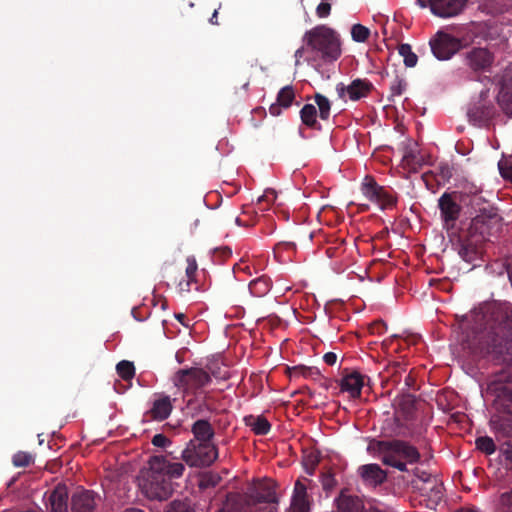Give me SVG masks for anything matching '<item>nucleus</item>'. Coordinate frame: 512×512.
<instances>
[{"label":"nucleus","instance_id":"603ef678","mask_svg":"<svg viewBox=\"0 0 512 512\" xmlns=\"http://www.w3.org/2000/svg\"><path fill=\"white\" fill-rule=\"evenodd\" d=\"M331 5L327 2H321L316 8V14L319 18H326L330 15Z\"/></svg>","mask_w":512,"mask_h":512},{"label":"nucleus","instance_id":"ea45409f","mask_svg":"<svg viewBox=\"0 0 512 512\" xmlns=\"http://www.w3.org/2000/svg\"><path fill=\"white\" fill-rule=\"evenodd\" d=\"M292 370L294 374L302 375L304 378L316 380L321 377V372L317 367L296 366Z\"/></svg>","mask_w":512,"mask_h":512},{"label":"nucleus","instance_id":"0eeeda50","mask_svg":"<svg viewBox=\"0 0 512 512\" xmlns=\"http://www.w3.org/2000/svg\"><path fill=\"white\" fill-rule=\"evenodd\" d=\"M363 195L378 205L381 210L391 209L397 204V196L391 188L380 186L372 176H365L361 184Z\"/></svg>","mask_w":512,"mask_h":512},{"label":"nucleus","instance_id":"39448f33","mask_svg":"<svg viewBox=\"0 0 512 512\" xmlns=\"http://www.w3.org/2000/svg\"><path fill=\"white\" fill-rule=\"evenodd\" d=\"M218 457V449L213 443L190 440L182 451L181 459L190 467L210 466Z\"/></svg>","mask_w":512,"mask_h":512},{"label":"nucleus","instance_id":"79ce46f5","mask_svg":"<svg viewBox=\"0 0 512 512\" xmlns=\"http://www.w3.org/2000/svg\"><path fill=\"white\" fill-rule=\"evenodd\" d=\"M165 512H195V510L185 501L174 500L167 505Z\"/></svg>","mask_w":512,"mask_h":512},{"label":"nucleus","instance_id":"aec40b11","mask_svg":"<svg viewBox=\"0 0 512 512\" xmlns=\"http://www.w3.org/2000/svg\"><path fill=\"white\" fill-rule=\"evenodd\" d=\"M249 498L254 505L277 502L276 493L270 481L255 484L249 492Z\"/></svg>","mask_w":512,"mask_h":512},{"label":"nucleus","instance_id":"774afa93","mask_svg":"<svg viewBox=\"0 0 512 512\" xmlns=\"http://www.w3.org/2000/svg\"><path fill=\"white\" fill-rule=\"evenodd\" d=\"M457 512H479V511L476 509H472V508H466V509H460Z\"/></svg>","mask_w":512,"mask_h":512},{"label":"nucleus","instance_id":"4d7b16f0","mask_svg":"<svg viewBox=\"0 0 512 512\" xmlns=\"http://www.w3.org/2000/svg\"><path fill=\"white\" fill-rule=\"evenodd\" d=\"M305 52H310V50L307 49V46L304 43V45L302 47L298 48L295 51L294 57H295V64L296 65H299L300 59L304 56Z\"/></svg>","mask_w":512,"mask_h":512},{"label":"nucleus","instance_id":"052dcab7","mask_svg":"<svg viewBox=\"0 0 512 512\" xmlns=\"http://www.w3.org/2000/svg\"><path fill=\"white\" fill-rule=\"evenodd\" d=\"M420 337L419 336H416V335H411V336H408L406 339H405V342L410 345V344H413L415 345L418 341H419Z\"/></svg>","mask_w":512,"mask_h":512},{"label":"nucleus","instance_id":"bb28decb","mask_svg":"<svg viewBox=\"0 0 512 512\" xmlns=\"http://www.w3.org/2000/svg\"><path fill=\"white\" fill-rule=\"evenodd\" d=\"M191 432L194 436L193 440L197 442L212 443L211 440L215 435L212 424L206 419L196 420L191 427Z\"/></svg>","mask_w":512,"mask_h":512},{"label":"nucleus","instance_id":"6e6552de","mask_svg":"<svg viewBox=\"0 0 512 512\" xmlns=\"http://www.w3.org/2000/svg\"><path fill=\"white\" fill-rule=\"evenodd\" d=\"M211 382V376L202 368L180 369L173 376V383L184 392L200 389Z\"/></svg>","mask_w":512,"mask_h":512},{"label":"nucleus","instance_id":"c85d7f7f","mask_svg":"<svg viewBox=\"0 0 512 512\" xmlns=\"http://www.w3.org/2000/svg\"><path fill=\"white\" fill-rule=\"evenodd\" d=\"M245 425L250 427L251 430L260 436L267 435L271 430V424L269 421L262 415L253 416L248 415L244 417Z\"/></svg>","mask_w":512,"mask_h":512},{"label":"nucleus","instance_id":"6e6d98bb","mask_svg":"<svg viewBox=\"0 0 512 512\" xmlns=\"http://www.w3.org/2000/svg\"><path fill=\"white\" fill-rule=\"evenodd\" d=\"M386 330H387V325L382 320H378V321L374 322V324L372 326L373 333L377 332V333L381 334V333L385 332Z\"/></svg>","mask_w":512,"mask_h":512},{"label":"nucleus","instance_id":"f3484780","mask_svg":"<svg viewBox=\"0 0 512 512\" xmlns=\"http://www.w3.org/2000/svg\"><path fill=\"white\" fill-rule=\"evenodd\" d=\"M389 454L398 459L405 460L409 464L417 463L420 460V453L415 446L398 439L392 440Z\"/></svg>","mask_w":512,"mask_h":512},{"label":"nucleus","instance_id":"de8ad7c7","mask_svg":"<svg viewBox=\"0 0 512 512\" xmlns=\"http://www.w3.org/2000/svg\"><path fill=\"white\" fill-rule=\"evenodd\" d=\"M221 481V477L218 474L210 473L205 475L201 480L200 486L202 488L216 487Z\"/></svg>","mask_w":512,"mask_h":512},{"label":"nucleus","instance_id":"20e7f679","mask_svg":"<svg viewBox=\"0 0 512 512\" xmlns=\"http://www.w3.org/2000/svg\"><path fill=\"white\" fill-rule=\"evenodd\" d=\"M303 43L315 54L314 59L333 63L341 56V41L335 30L326 25H317L303 35Z\"/></svg>","mask_w":512,"mask_h":512},{"label":"nucleus","instance_id":"b1692460","mask_svg":"<svg viewBox=\"0 0 512 512\" xmlns=\"http://www.w3.org/2000/svg\"><path fill=\"white\" fill-rule=\"evenodd\" d=\"M439 209L445 223H454L460 214V205L449 193H444L439 199Z\"/></svg>","mask_w":512,"mask_h":512},{"label":"nucleus","instance_id":"412c9836","mask_svg":"<svg viewBox=\"0 0 512 512\" xmlns=\"http://www.w3.org/2000/svg\"><path fill=\"white\" fill-rule=\"evenodd\" d=\"M338 512H380L378 510L367 511L362 499L356 495H351L342 490L336 499Z\"/></svg>","mask_w":512,"mask_h":512},{"label":"nucleus","instance_id":"dca6fc26","mask_svg":"<svg viewBox=\"0 0 512 512\" xmlns=\"http://www.w3.org/2000/svg\"><path fill=\"white\" fill-rule=\"evenodd\" d=\"M467 0H428L431 12L439 17L448 18L458 15L464 8Z\"/></svg>","mask_w":512,"mask_h":512},{"label":"nucleus","instance_id":"9d476101","mask_svg":"<svg viewBox=\"0 0 512 512\" xmlns=\"http://www.w3.org/2000/svg\"><path fill=\"white\" fill-rule=\"evenodd\" d=\"M101 501L98 493L92 490L82 489L73 493L70 499L71 512H96Z\"/></svg>","mask_w":512,"mask_h":512},{"label":"nucleus","instance_id":"72a5a7b5","mask_svg":"<svg viewBox=\"0 0 512 512\" xmlns=\"http://www.w3.org/2000/svg\"><path fill=\"white\" fill-rule=\"evenodd\" d=\"M392 440H371L367 447L368 452H378L382 457H386L390 453Z\"/></svg>","mask_w":512,"mask_h":512},{"label":"nucleus","instance_id":"a878e982","mask_svg":"<svg viewBox=\"0 0 512 512\" xmlns=\"http://www.w3.org/2000/svg\"><path fill=\"white\" fill-rule=\"evenodd\" d=\"M295 99V91L292 85H287L280 89L277 94L276 103H273L269 107V113L272 116H279L281 114V108H289Z\"/></svg>","mask_w":512,"mask_h":512},{"label":"nucleus","instance_id":"8fccbe9b","mask_svg":"<svg viewBox=\"0 0 512 512\" xmlns=\"http://www.w3.org/2000/svg\"><path fill=\"white\" fill-rule=\"evenodd\" d=\"M152 444L156 447L165 448L169 444H171V441L168 437H166L164 434H156L153 436L151 440Z\"/></svg>","mask_w":512,"mask_h":512},{"label":"nucleus","instance_id":"5fc2aeb1","mask_svg":"<svg viewBox=\"0 0 512 512\" xmlns=\"http://www.w3.org/2000/svg\"><path fill=\"white\" fill-rule=\"evenodd\" d=\"M337 359H338V357H337L336 353H334V352H327L323 356V361L329 366L335 365L337 362Z\"/></svg>","mask_w":512,"mask_h":512},{"label":"nucleus","instance_id":"ddd939ff","mask_svg":"<svg viewBox=\"0 0 512 512\" xmlns=\"http://www.w3.org/2000/svg\"><path fill=\"white\" fill-rule=\"evenodd\" d=\"M366 376L357 370L345 369L342 372L340 388L342 392H348L353 399L360 398Z\"/></svg>","mask_w":512,"mask_h":512},{"label":"nucleus","instance_id":"2eb2a0df","mask_svg":"<svg viewBox=\"0 0 512 512\" xmlns=\"http://www.w3.org/2000/svg\"><path fill=\"white\" fill-rule=\"evenodd\" d=\"M497 99L504 113L512 116V65L508 66L503 71Z\"/></svg>","mask_w":512,"mask_h":512},{"label":"nucleus","instance_id":"4468645a","mask_svg":"<svg viewBox=\"0 0 512 512\" xmlns=\"http://www.w3.org/2000/svg\"><path fill=\"white\" fill-rule=\"evenodd\" d=\"M466 64L474 72H486L490 69L494 56L486 48H473L466 53Z\"/></svg>","mask_w":512,"mask_h":512},{"label":"nucleus","instance_id":"58836bf2","mask_svg":"<svg viewBox=\"0 0 512 512\" xmlns=\"http://www.w3.org/2000/svg\"><path fill=\"white\" fill-rule=\"evenodd\" d=\"M351 36L356 42H366L370 36V30L361 24H354L351 29Z\"/></svg>","mask_w":512,"mask_h":512},{"label":"nucleus","instance_id":"37998d69","mask_svg":"<svg viewBox=\"0 0 512 512\" xmlns=\"http://www.w3.org/2000/svg\"><path fill=\"white\" fill-rule=\"evenodd\" d=\"M382 462L385 465L391 466L393 468L398 469L399 471L405 472L407 471V464L405 460L398 459L394 456H391L390 454L386 457H382Z\"/></svg>","mask_w":512,"mask_h":512},{"label":"nucleus","instance_id":"338daca9","mask_svg":"<svg viewBox=\"0 0 512 512\" xmlns=\"http://www.w3.org/2000/svg\"><path fill=\"white\" fill-rule=\"evenodd\" d=\"M503 176L512 182V166L503 174Z\"/></svg>","mask_w":512,"mask_h":512},{"label":"nucleus","instance_id":"5701e85b","mask_svg":"<svg viewBox=\"0 0 512 512\" xmlns=\"http://www.w3.org/2000/svg\"><path fill=\"white\" fill-rule=\"evenodd\" d=\"M253 503L248 497L239 493L230 492L226 496L221 512H252Z\"/></svg>","mask_w":512,"mask_h":512},{"label":"nucleus","instance_id":"f704fd0d","mask_svg":"<svg viewBox=\"0 0 512 512\" xmlns=\"http://www.w3.org/2000/svg\"><path fill=\"white\" fill-rule=\"evenodd\" d=\"M472 114L475 118L479 119L480 121L486 122L494 117L495 108L493 105H478L473 109Z\"/></svg>","mask_w":512,"mask_h":512},{"label":"nucleus","instance_id":"2f4dec72","mask_svg":"<svg viewBox=\"0 0 512 512\" xmlns=\"http://www.w3.org/2000/svg\"><path fill=\"white\" fill-rule=\"evenodd\" d=\"M481 5L488 13H503L510 7V0H480Z\"/></svg>","mask_w":512,"mask_h":512},{"label":"nucleus","instance_id":"49530a36","mask_svg":"<svg viewBox=\"0 0 512 512\" xmlns=\"http://www.w3.org/2000/svg\"><path fill=\"white\" fill-rule=\"evenodd\" d=\"M406 83L403 79L396 77L390 86L391 97L401 96L405 91Z\"/></svg>","mask_w":512,"mask_h":512},{"label":"nucleus","instance_id":"473e14b6","mask_svg":"<svg viewBox=\"0 0 512 512\" xmlns=\"http://www.w3.org/2000/svg\"><path fill=\"white\" fill-rule=\"evenodd\" d=\"M314 101H315L316 105L318 106L320 119L324 120V121L328 120L330 117V111H331L330 100L326 96H324L320 93H315Z\"/></svg>","mask_w":512,"mask_h":512},{"label":"nucleus","instance_id":"a19ab883","mask_svg":"<svg viewBox=\"0 0 512 512\" xmlns=\"http://www.w3.org/2000/svg\"><path fill=\"white\" fill-rule=\"evenodd\" d=\"M34 459L32 454L28 452L19 451L13 455L12 463L15 467H27L33 463Z\"/></svg>","mask_w":512,"mask_h":512},{"label":"nucleus","instance_id":"c9c22d12","mask_svg":"<svg viewBox=\"0 0 512 512\" xmlns=\"http://www.w3.org/2000/svg\"><path fill=\"white\" fill-rule=\"evenodd\" d=\"M476 448L486 455H492L496 451V445L489 436H481L475 440Z\"/></svg>","mask_w":512,"mask_h":512},{"label":"nucleus","instance_id":"c756f323","mask_svg":"<svg viewBox=\"0 0 512 512\" xmlns=\"http://www.w3.org/2000/svg\"><path fill=\"white\" fill-rule=\"evenodd\" d=\"M300 118L302 123L317 131L322 129L321 124L317 120V109L313 104H305L300 110Z\"/></svg>","mask_w":512,"mask_h":512},{"label":"nucleus","instance_id":"69168bd1","mask_svg":"<svg viewBox=\"0 0 512 512\" xmlns=\"http://www.w3.org/2000/svg\"><path fill=\"white\" fill-rule=\"evenodd\" d=\"M336 251H337V248L329 247V248H327V250H326V254H327L329 257H334V256H335V254H336Z\"/></svg>","mask_w":512,"mask_h":512},{"label":"nucleus","instance_id":"3c124183","mask_svg":"<svg viewBox=\"0 0 512 512\" xmlns=\"http://www.w3.org/2000/svg\"><path fill=\"white\" fill-rule=\"evenodd\" d=\"M414 475H415L416 479L412 480V482H411L412 486L415 483H423L425 481H428V478H435V476H432L431 474H429L425 471H421L418 468H416L414 470Z\"/></svg>","mask_w":512,"mask_h":512},{"label":"nucleus","instance_id":"c03bdc74","mask_svg":"<svg viewBox=\"0 0 512 512\" xmlns=\"http://www.w3.org/2000/svg\"><path fill=\"white\" fill-rule=\"evenodd\" d=\"M499 505L502 512H512V488L500 495Z\"/></svg>","mask_w":512,"mask_h":512},{"label":"nucleus","instance_id":"f257e3e1","mask_svg":"<svg viewBox=\"0 0 512 512\" xmlns=\"http://www.w3.org/2000/svg\"><path fill=\"white\" fill-rule=\"evenodd\" d=\"M459 329L461 347L472 360L512 364V305L501 308L490 323L482 311L473 310L461 317Z\"/></svg>","mask_w":512,"mask_h":512},{"label":"nucleus","instance_id":"9b49d317","mask_svg":"<svg viewBox=\"0 0 512 512\" xmlns=\"http://www.w3.org/2000/svg\"><path fill=\"white\" fill-rule=\"evenodd\" d=\"M373 84L367 79L357 78L353 80L349 85L345 86L343 83H339L336 86L337 93L340 98H344L348 95L352 101H358L372 91Z\"/></svg>","mask_w":512,"mask_h":512},{"label":"nucleus","instance_id":"09e8293b","mask_svg":"<svg viewBox=\"0 0 512 512\" xmlns=\"http://www.w3.org/2000/svg\"><path fill=\"white\" fill-rule=\"evenodd\" d=\"M277 198V194L273 189H267L262 196L258 198V204L261 205L264 202H267V205L273 203Z\"/></svg>","mask_w":512,"mask_h":512},{"label":"nucleus","instance_id":"e2e57ef3","mask_svg":"<svg viewBox=\"0 0 512 512\" xmlns=\"http://www.w3.org/2000/svg\"><path fill=\"white\" fill-rule=\"evenodd\" d=\"M209 22L213 25H218V11L217 10L214 11L211 18L209 19Z\"/></svg>","mask_w":512,"mask_h":512},{"label":"nucleus","instance_id":"393cba45","mask_svg":"<svg viewBox=\"0 0 512 512\" xmlns=\"http://www.w3.org/2000/svg\"><path fill=\"white\" fill-rule=\"evenodd\" d=\"M50 512H68V491L66 486L58 485L50 493L48 498Z\"/></svg>","mask_w":512,"mask_h":512},{"label":"nucleus","instance_id":"f8f14e48","mask_svg":"<svg viewBox=\"0 0 512 512\" xmlns=\"http://www.w3.org/2000/svg\"><path fill=\"white\" fill-rule=\"evenodd\" d=\"M413 488L420 492L429 503V507L436 506L444 496L443 483L437 478H428V481L423 483L413 484Z\"/></svg>","mask_w":512,"mask_h":512},{"label":"nucleus","instance_id":"13d9d810","mask_svg":"<svg viewBox=\"0 0 512 512\" xmlns=\"http://www.w3.org/2000/svg\"><path fill=\"white\" fill-rule=\"evenodd\" d=\"M252 512H275V510L271 506L257 507L256 505L253 504Z\"/></svg>","mask_w":512,"mask_h":512},{"label":"nucleus","instance_id":"7c9ffc66","mask_svg":"<svg viewBox=\"0 0 512 512\" xmlns=\"http://www.w3.org/2000/svg\"><path fill=\"white\" fill-rule=\"evenodd\" d=\"M272 288V280L266 275H262L249 283L250 293L255 297H264Z\"/></svg>","mask_w":512,"mask_h":512},{"label":"nucleus","instance_id":"a211bd4d","mask_svg":"<svg viewBox=\"0 0 512 512\" xmlns=\"http://www.w3.org/2000/svg\"><path fill=\"white\" fill-rule=\"evenodd\" d=\"M358 474L363 483L371 487L379 486L387 479V473L376 463L360 466Z\"/></svg>","mask_w":512,"mask_h":512},{"label":"nucleus","instance_id":"1a4fd4ad","mask_svg":"<svg viewBox=\"0 0 512 512\" xmlns=\"http://www.w3.org/2000/svg\"><path fill=\"white\" fill-rule=\"evenodd\" d=\"M433 55L439 60H448L462 48V41L449 33L439 31L430 40Z\"/></svg>","mask_w":512,"mask_h":512},{"label":"nucleus","instance_id":"4c0bfd02","mask_svg":"<svg viewBox=\"0 0 512 512\" xmlns=\"http://www.w3.org/2000/svg\"><path fill=\"white\" fill-rule=\"evenodd\" d=\"M398 51L399 54L403 57L405 66L412 68L417 64L418 57L412 51L409 44H401Z\"/></svg>","mask_w":512,"mask_h":512},{"label":"nucleus","instance_id":"cd10ccee","mask_svg":"<svg viewBox=\"0 0 512 512\" xmlns=\"http://www.w3.org/2000/svg\"><path fill=\"white\" fill-rule=\"evenodd\" d=\"M172 403L169 396H163L154 401L150 410L151 417L155 420H165L172 412Z\"/></svg>","mask_w":512,"mask_h":512},{"label":"nucleus","instance_id":"f03ea898","mask_svg":"<svg viewBox=\"0 0 512 512\" xmlns=\"http://www.w3.org/2000/svg\"><path fill=\"white\" fill-rule=\"evenodd\" d=\"M149 469L143 473L140 487L143 493L151 500H167L173 492L172 478H180L185 466L180 462H169L165 456L150 457Z\"/></svg>","mask_w":512,"mask_h":512},{"label":"nucleus","instance_id":"680f3d73","mask_svg":"<svg viewBox=\"0 0 512 512\" xmlns=\"http://www.w3.org/2000/svg\"><path fill=\"white\" fill-rule=\"evenodd\" d=\"M414 401H415V399H414V397H413L412 395H407V396H405V397L403 398V404H406V405H407V406H409V407H410V406H411V407L413 406Z\"/></svg>","mask_w":512,"mask_h":512},{"label":"nucleus","instance_id":"bf43d9fd","mask_svg":"<svg viewBox=\"0 0 512 512\" xmlns=\"http://www.w3.org/2000/svg\"><path fill=\"white\" fill-rule=\"evenodd\" d=\"M441 175L443 179L451 177V171L448 165L441 167Z\"/></svg>","mask_w":512,"mask_h":512},{"label":"nucleus","instance_id":"a18cd8bd","mask_svg":"<svg viewBox=\"0 0 512 512\" xmlns=\"http://www.w3.org/2000/svg\"><path fill=\"white\" fill-rule=\"evenodd\" d=\"M500 452L505 459L506 468L512 469V442L507 441L501 445Z\"/></svg>","mask_w":512,"mask_h":512},{"label":"nucleus","instance_id":"4be33fe9","mask_svg":"<svg viewBox=\"0 0 512 512\" xmlns=\"http://www.w3.org/2000/svg\"><path fill=\"white\" fill-rule=\"evenodd\" d=\"M310 502L307 493V486L301 480H297L294 485L290 512H309Z\"/></svg>","mask_w":512,"mask_h":512},{"label":"nucleus","instance_id":"7ed1b4c3","mask_svg":"<svg viewBox=\"0 0 512 512\" xmlns=\"http://www.w3.org/2000/svg\"><path fill=\"white\" fill-rule=\"evenodd\" d=\"M511 381V372L503 370L489 383L488 389L495 394L494 405L497 414L490 419V428L496 438L512 437V387L507 383Z\"/></svg>","mask_w":512,"mask_h":512},{"label":"nucleus","instance_id":"864d4df0","mask_svg":"<svg viewBox=\"0 0 512 512\" xmlns=\"http://www.w3.org/2000/svg\"><path fill=\"white\" fill-rule=\"evenodd\" d=\"M336 485V480L332 474H324L322 476V486L326 491L332 490Z\"/></svg>","mask_w":512,"mask_h":512},{"label":"nucleus","instance_id":"423d86ee","mask_svg":"<svg viewBox=\"0 0 512 512\" xmlns=\"http://www.w3.org/2000/svg\"><path fill=\"white\" fill-rule=\"evenodd\" d=\"M462 201L471 207L476 214L474 221L476 224L485 223L486 220H498L497 209L493 207L483 192L475 187L466 188L463 192Z\"/></svg>","mask_w":512,"mask_h":512},{"label":"nucleus","instance_id":"e433bc0d","mask_svg":"<svg viewBox=\"0 0 512 512\" xmlns=\"http://www.w3.org/2000/svg\"><path fill=\"white\" fill-rule=\"evenodd\" d=\"M116 370L118 375L125 381L131 380L135 375L134 364L127 360L120 361L116 366Z\"/></svg>","mask_w":512,"mask_h":512},{"label":"nucleus","instance_id":"6ab92c4d","mask_svg":"<svg viewBox=\"0 0 512 512\" xmlns=\"http://www.w3.org/2000/svg\"><path fill=\"white\" fill-rule=\"evenodd\" d=\"M186 269H185V278L180 280L177 283V289L180 294L183 293H189L193 289V285H195L194 289L199 290V286L197 284V271H198V264L196 261V258L194 256H188L186 258Z\"/></svg>","mask_w":512,"mask_h":512},{"label":"nucleus","instance_id":"0e129e2a","mask_svg":"<svg viewBox=\"0 0 512 512\" xmlns=\"http://www.w3.org/2000/svg\"><path fill=\"white\" fill-rule=\"evenodd\" d=\"M175 318H176L180 323H182L184 326H188V324L184 323V319L186 318L185 314H183V313L175 314Z\"/></svg>","mask_w":512,"mask_h":512}]
</instances>
